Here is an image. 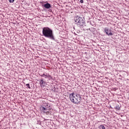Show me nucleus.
I'll return each instance as SVG.
<instances>
[{"instance_id": "20e7f679", "label": "nucleus", "mask_w": 129, "mask_h": 129, "mask_svg": "<svg viewBox=\"0 0 129 129\" xmlns=\"http://www.w3.org/2000/svg\"><path fill=\"white\" fill-rule=\"evenodd\" d=\"M75 21L78 26H82V24H83V19L82 18L77 16Z\"/></svg>"}, {"instance_id": "39448f33", "label": "nucleus", "mask_w": 129, "mask_h": 129, "mask_svg": "<svg viewBox=\"0 0 129 129\" xmlns=\"http://www.w3.org/2000/svg\"><path fill=\"white\" fill-rule=\"evenodd\" d=\"M39 84L41 88H44V87L46 86V82L44 81V79L41 78L39 80Z\"/></svg>"}, {"instance_id": "9b49d317", "label": "nucleus", "mask_w": 129, "mask_h": 129, "mask_svg": "<svg viewBox=\"0 0 129 129\" xmlns=\"http://www.w3.org/2000/svg\"><path fill=\"white\" fill-rule=\"evenodd\" d=\"M119 106L117 105L115 107V109H117V110H119Z\"/></svg>"}, {"instance_id": "ddd939ff", "label": "nucleus", "mask_w": 129, "mask_h": 129, "mask_svg": "<svg viewBox=\"0 0 129 129\" xmlns=\"http://www.w3.org/2000/svg\"><path fill=\"white\" fill-rule=\"evenodd\" d=\"M80 3H81V4H83V0H80Z\"/></svg>"}, {"instance_id": "f257e3e1", "label": "nucleus", "mask_w": 129, "mask_h": 129, "mask_svg": "<svg viewBox=\"0 0 129 129\" xmlns=\"http://www.w3.org/2000/svg\"><path fill=\"white\" fill-rule=\"evenodd\" d=\"M70 99L72 102L75 103V104H78L81 101V97L80 95L77 94H75L74 93L70 94Z\"/></svg>"}, {"instance_id": "4468645a", "label": "nucleus", "mask_w": 129, "mask_h": 129, "mask_svg": "<svg viewBox=\"0 0 129 129\" xmlns=\"http://www.w3.org/2000/svg\"><path fill=\"white\" fill-rule=\"evenodd\" d=\"M128 99H129V98H128Z\"/></svg>"}, {"instance_id": "f03ea898", "label": "nucleus", "mask_w": 129, "mask_h": 129, "mask_svg": "<svg viewBox=\"0 0 129 129\" xmlns=\"http://www.w3.org/2000/svg\"><path fill=\"white\" fill-rule=\"evenodd\" d=\"M42 34L44 37L49 38L51 40H54V36L53 35V31L48 27H44L42 30Z\"/></svg>"}, {"instance_id": "7ed1b4c3", "label": "nucleus", "mask_w": 129, "mask_h": 129, "mask_svg": "<svg viewBox=\"0 0 129 129\" xmlns=\"http://www.w3.org/2000/svg\"><path fill=\"white\" fill-rule=\"evenodd\" d=\"M51 107L49 105V104L47 103H44L40 107V110L42 111L44 113L46 114H51L52 111H51Z\"/></svg>"}, {"instance_id": "1a4fd4ad", "label": "nucleus", "mask_w": 129, "mask_h": 129, "mask_svg": "<svg viewBox=\"0 0 129 129\" xmlns=\"http://www.w3.org/2000/svg\"><path fill=\"white\" fill-rule=\"evenodd\" d=\"M99 128H100V129H105V127L103 125H101L99 126Z\"/></svg>"}, {"instance_id": "0eeeda50", "label": "nucleus", "mask_w": 129, "mask_h": 129, "mask_svg": "<svg viewBox=\"0 0 129 129\" xmlns=\"http://www.w3.org/2000/svg\"><path fill=\"white\" fill-rule=\"evenodd\" d=\"M41 77H44V78H52V76H51V75H48L47 73H44L42 75H41Z\"/></svg>"}, {"instance_id": "9d476101", "label": "nucleus", "mask_w": 129, "mask_h": 129, "mask_svg": "<svg viewBox=\"0 0 129 129\" xmlns=\"http://www.w3.org/2000/svg\"><path fill=\"white\" fill-rule=\"evenodd\" d=\"M26 85L28 88H29V89H31V87H30V84H27Z\"/></svg>"}, {"instance_id": "f8f14e48", "label": "nucleus", "mask_w": 129, "mask_h": 129, "mask_svg": "<svg viewBox=\"0 0 129 129\" xmlns=\"http://www.w3.org/2000/svg\"><path fill=\"white\" fill-rule=\"evenodd\" d=\"M9 3H10L11 4H13V3L15 2V0H9Z\"/></svg>"}, {"instance_id": "6e6552de", "label": "nucleus", "mask_w": 129, "mask_h": 129, "mask_svg": "<svg viewBox=\"0 0 129 129\" xmlns=\"http://www.w3.org/2000/svg\"><path fill=\"white\" fill-rule=\"evenodd\" d=\"M43 7L45 8V9H50V8H51V5L49 3H46L45 4H44L43 5Z\"/></svg>"}, {"instance_id": "423d86ee", "label": "nucleus", "mask_w": 129, "mask_h": 129, "mask_svg": "<svg viewBox=\"0 0 129 129\" xmlns=\"http://www.w3.org/2000/svg\"><path fill=\"white\" fill-rule=\"evenodd\" d=\"M104 31L106 34V35H108V36H112L113 34L111 33V30H108L107 28H105Z\"/></svg>"}]
</instances>
